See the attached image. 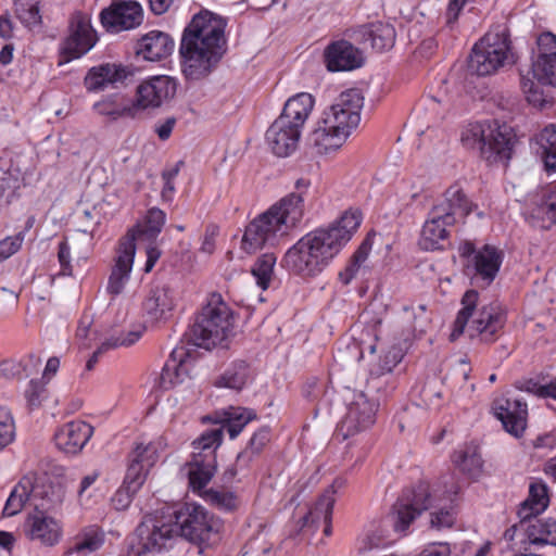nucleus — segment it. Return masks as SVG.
I'll use <instances>...</instances> for the list:
<instances>
[{"label": "nucleus", "instance_id": "1", "mask_svg": "<svg viewBox=\"0 0 556 556\" xmlns=\"http://www.w3.org/2000/svg\"><path fill=\"white\" fill-rule=\"evenodd\" d=\"M362 223L357 210L345 211L339 219L301 237L281 258V266L302 278L320 274L351 240Z\"/></svg>", "mask_w": 556, "mask_h": 556}, {"label": "nucleus", "instance_id": "2", "mask_svg": "<svg viewBox=\"0 0 556 556\" xmlns=\"http://www.w3.org/2000/svg\"><path fill=\"white\" fill-rule=\"evenodd\" d=\"M226 22L210 11L195 14L179 46L182 73L188 79L206 76L224 53Z\"/></svg>", "mask_w": 556, "mask_h": 556}, {"label": "nucleus", "instance_id": "3", "mask_svg": "<svg viewBox=\"0 0 556 556\" xmlns=\"http://www.w3.org/2000/svg\"><path fill=\"white\" fill-rule=\"evenodd\" d=\"M302 217V194H287L245 227L241 242L242 249L252 254L265 247L277 245Z\"/></svg>", "mask_w": 556, "mask_h": 556}, {"label": "nucleus", "instance_id": "4", "mask_svg": "<svg viewBox=\"0 0 556 556\" xmlns=\"http://www.w3.org/2000/svg\"><path fill=\"white\" fill-rule=\"evenodd\" d=\"M505 323L506 312L500 303L480 304L479 293L468 290L462 298V308L454 321L451 340L454 341L466 332L471 339L493 342L498 338Z\"/></svg>", "mask_w": 556, "mask_h": 556}, {"label": "nucleus", "instance_id": "5", "mask_svg": "<svg viewBox=\"0 0 556 556\" xmlns=\"http://www.w3.org/2000/svg\"><path fill=\"white\" fill-rule=\"evenodd\" d=\"M165 222V212L152 207L147 212L144 223L140 228L129 230L119 239L106 287L110 294L117 295L122 293L130 279L136 255L137 233L140 232L149 238H155L162 231Z\"/></svg>", "mask_w": 556, "mask_h": 556}, {"label": "nucleus", "instance_id": "6", "mask_svg": "<svg viewBox=\"0 0 556 556\" xmlns=\"http://www.w3.org/2000/svg\"><path fill=\"white\" fill-rule=\"evenodd\" d=\"M65 498V491L60 485L47 483L35 475L24 476L11 491L3 508V514L12 517L29 505L35 509H58Z\"/></svg>", "mask_w": 556, "mask_h": 556}, {"label": "nucleus", "instance_id": "7", "mask_svg": "<svg viewBox=\"0 0 556 556\" xmlns=\"http://www.w3.org/2000/svg\"><path fill=\"white\" fill-rule=\"evenodd\" d=\"M232 312L219 293H212L191 328L194 345L210 350L231 333Z\"/></svg>", "mask_w": 556, "mask_h": 556}, {"label": "nucleus", "instance_id": "8", "mask_svg": "<svg viewBox=\"0 0 556 556\" xmlns=\"http://www.w3.org/2000/svg\"><path fill=\"white\" fill-rule=\"evenodd\" d=\"M315 106V98L308 92L291 96L279 116L266 130L265 139H302L311 129L308 117Z\"/></svg>", "mask_w": 556, "mask_h": 556}, {"label": "nucleus", "instance_id": "9", "mask_svg": "<svg viewBox=\"0 0 556 556\" xmlns=\"http://www.w3.org/2000/svg\"><path fill=\"white\" fill-rule=\"evenodd\" d=\"M177 531L187 540L203 547L217 544L220 540L222 521L211 515L204 507L195 504H186L175 513Z\"/></svg>", "mask_w": 556, "mask_h": 556}, {"label": "nucleus", "instance_id": "10", "mask_svg": "<svg viewBox=\"0 0 556 556\" xmlns=\"http://www.w3.org/2000/svg\"><path fill=\"white\" fill-rule=\"evenodd\" d=\"M539 56L532 64V74L538 81L521 77V89L527 100L534 105L544 102L540 84L556 87V35L543 33L538 38Z\"/></svg>", "mask_w": 556, "mask_h": 556}, {"label": "nucleus", "instance_id": "11", "mask_svg": "<svg viewBox=\"0 0 556 556\" xmlns=\"http://www.w3.org/2000/svg\"><path fill=\"white\" fill-rule=\"evenodd\" d=\"M222 441L223 428L206 430L193 441L192 459L188 464L189 484L192 491L205 488L215 475V452Z\"/></svg>", "mask_w": 556, "mask_h": 556}, {"label": "nucleus", "instance_id": "12", "mask_svg": "<svg viewBox=\"0 0 556 556\" xmlns=\"http://www.w3.org/2000/svg\"><path fill=\"white\" fill-rule=\"evenodd\" d=\"M509 50L510 42L504 29L489 31L473 46L468 68L479 76L491 75L504 65Z\"/></svg>", "mask_w": 556, "mask_h": 556}, {"label": "nucleus", "instance_id": "13", "mask_svg": "<svg viewBox=\"0 0 556 556\" xmlns=\"http://www.w3.org/2000/svg\"><path fill=\"white\" fill-rule=\"evenodd\" d=\"M176 534V526L149 515L136 529L132 548L138 556L160 552L170 545Z\"/></svg>", "mask_w": 556, "mask_h": 556}, {"label": "nucleus", "instance_id": "14", "mask_svg": "<svg viewBox=\"0 0 556 556\" xmlns=\"http://www.w3.org/2000/svg\"><path fill=\"white\" fill-rule=\"evenodd\" d=\"M361 122V114L329 108L312 123L307 139L349 138Z\"/></svg>", "mask_w": 556, "mask_h": 556}, {"label": "nucleus", "instance_id": "15", "mask_svg": "<svg viewBox=\"0 0 556 556\" xmlns=\"http://www.w3.org/2000/svg\"><path fill=\"white\" fill-rule=\"evenodd\" d=\"M507 540L519 538L520 549L530 552L531 546L555 545L556 546V519H533L520 520L505 532Z\"/></svg>", "mask_w": 556, "mask_h": 556}, {"label": "nucleus", "instance_id": "16", "mask_svg": "<svg viewBox=\"0 0 556 556\" xmlns=\"http://www.w3.org/2000/svg\"><path fill=\"white\" fill-rule=\"evenodd\" d=\"M103 28L112 34L131 30L143 22V8L139 0H112L108 8L100 12Z\"/></svg>", "mask_w": 556, "mask_h": 556}, {"label": "nucleus", "instance_id": "17", "mask_svg": "<svg viewBox=\"0 0 556 556\" xmlns=\"http://www.w3.org/2000/svg\"><path fill=\"white\" fill-rule=\"evenodd\" d=\"M54 509L37 508L29 514L25 521L26 536L43 547H54L64 538L63 521L52 515Z\"/></svg>", "mask_w": 556, "mask_h": 556}, {"label": "nucleus", "instance_id": "18", "mask_svg": "<svg viewBox=\"0 0 556 556\" xmlns=\"http://www.w3.org/2000/svg\"><path fill=\"white\" fill-rule=\"evenodd\" d=\"M378 406L379 403L364 392L354 393L339 427L343 438L353 437L370 428L375 424Z\"/></svg>", "mask_w": 556, "mask_h": 556}, {"label": "nucleus", "instance_id": "19", "mask_svg": "<svg viewBox=\"0 0 556 556\" xmlns=\"http://www.w3.org/2000/svg\"><path fill=\"white\" fill-rule=\"evenodd\" d=\"M97 40L90 20L83 14L74 15L70 24V34L61 46L63 61L71 62L81 58L94 47Z\"/></svg>", "mask_w": 556, "mask_h": 556}, {"label": "nucleus", "instance_id": "20", "mask_svg": "<svg viewBox=\"0 0 556 556\" xmlns=\"http://www.w3.org/2000/svg\"><path fill=\"white\" fill-rule=\"evenodd\" d=\"M434 500H438L437 495L433 497L425 483L419 484L412 494L399 498L393 510L395 530L405 531L421 511L433 507Z\"/></svg>", "mask_w": 556, "mask_h": 556}, {"label": "nucleus", "instance_id": "21", "mask_svg": "<svg viewBox=\"0 0 556 556\" xmlns=\"http://www.w3.org/2000/svg\"><path fill=\"white\" fill-rule=\"evenodd\" d=\"M455 220L456 218L446 213L443 206H433L421 228L419 247L425 251L442 249L450 236L448 228L455 224Z\"/></svg>", "mask_w": 556, "mask_h": 556}, {"label": "nucleus", "instance_id": "22", "mask_svg": "<svg viewBox=\"0 0 556 556\" xmlns=\"http://www.w3.org/2000/svg\"><path fill=\"white\" fill-rule=\"evenodd\" d=\"M177 83L166 75L144 79L137 88L136 105L141 109L159 108L174 98Z\"/></svg>", "mask_w": 556, "mask_h": 556}, {"label": "nucleus", "instance_id": "23", "mask_svg": "<svg viewBox=\"0 0 556 556\" xmlns=\"http://www.w3.org/2000/svg\"><path fill=\"white\" fill-rule=\"evenodd\" d=\"M439 108L440 102L433 97H427L418 103L412 115V119L417 123L416 136L428 139L452 136L443 124V118L439 117Z\"/></svg>", "mask_w": 556, "mask_h": 556}, {"label": "nucleus", "instance_id": "24", "mask_svg": "<svg viewBox=\"0 0 556 556\" xmlns=\"http://www.w3.org/2000/svg\"><path fill=\"white\" fill-rule=\"evenodd\" d=\"M492 409L508 433L516 438L522 435L528 416L527 404L523 401L501 396L494 400Z\"/></svg>", "mask_w": 556, "mask_h": 556}, {"label": "nucleus", "instance_id": "25", "mask_svg": "<svg viewBox=\"0 0 556 556\" xmlns=\"http://www.w3.org/2000/svg\"><path fill=\"white\" fill-rule=\"evenodd\" d=\"M528 216L533 226L542 229L556 225V186H546L530 197Z\"/></svg>", "mask_w": 556, "mask_h": 556}, {"label": "nucleus", "instance_id": "26", "mask_svg": "<svg viewBox=\"0 0 556 556\" xmlns=\"http://www.w3.org/2000/svg\"><path fill=\"white\" fill-rule=\"evenodd\" d=\"M325 61L330 72H346L364 63L363 53L346 40L330 43L325 50Z\"/></svg>", "mask_w": 556, "mask_h": 556}, {"label": "nucleus", "instance_id": "27", "mask_svg": "<svg viewBox=\"0 0 556 556\" xmlns=\"http://www.w3.org/2000/svg\"><path fill=\"white\" fill-rule=\"evenodd\" d=\"M191 368L192 361L186 348H175L162 369L160 386L167 390L184 383L189 378Z\"/></svg>", "mask_w": 556, "mask_h": 556}, {"label": "nucleus", "instance_id": "28", "mask_svg": "<svg viewBox=\"0 0 556 556\" xmlns=\"http://www.w3.org/2000/svg\"><path fill=\"white\" fill-rule=\"evenodd\" d=\"M93 433L92 427L83 420H73L63 425L54 434L55 445L66 454H77L87 444Z\"/></svg>", "mask_w": 556, "mask_h": 556}, {"label": "nucleus", "instance_id": "29", "mask_svg": "<svg viewBox=\"0 0 556 556\" xmlns=\"http://www.w3.org/2000/svg\"><path fill=\"white\" fill-rule=\"evenodd\" d=\"M460 139H518L514 127L498 119L470 121L464 125Z\"/></svg>", "mask_w": 556, "mask_h": 556}, {"label": "nucleus", "instance_id": "30", "mask_svg": "<svg viewBox=\"0 0 556 556\" xmlns=\"http://www.w3.org/2000/svg\"><path fill=\"white\" fill-rule=\"evenodd\" d=\"M175 48L174 39L164 31L150 30L136 43V53L146 61H161L169 56Z\"/></svg>", "mask_w": 556, "mask_h": 556}, {"label": "nucleus", "instance_id": "31", "mask_svg": "<svg viewBox=\"0 0 556 556\" xmlns=\"http://www.w3.org/2000/svg\"><path fill=\"white\" fill-rule=\"evenodd\" d=\"M128 75L125 66L115 63H104L91 67L84 79L86 89L90 92H98L108 87H116L122 84Z\"/></svg>", "mask_w": 556, "mask_h": 556}, {"label": "nucleus", "instance_id": "32", "mask_svg": "<svg viewBox=\"0 0 556 556\" xmlns=\"http://www.w3.org/2000/svg\"><path fill=\"white\" fill-rule=\"evenodd\" d=\"M358 35L364 43H368L379 52L391 49L396 37L394 27L383 22L363 25L358 30Z\"/></svg>", "mask_w": 556, "mask_h": 556}, {"label": "nucleus", "instance_id": "33", "mask_svg": "<svg viewBox=\"0 0 556 556\" xmlns=\"http://www.w3.org/2000/svg\"><path fill=\"white\" fill-rule=\"evenodd\" d=\"M174 306L173 292L165 286L151 289L142 304L144 313L152 321L166 318Z\"/></svg>", "mask_w": 556, "mask_h": 556}, {"label": "nucleus", "instance_id": "34", "mask_svg": "<svg viewBox=\"0 0 556 556\" xmlns=\"http://www.w3.org/2000/svg\"><path fill=\"white\" fill-rule=\"evenodd\" d=\"M502 261L503 254L497 248L489 244L484 245L472 257L476 275L490 283L497 275Z\"/></svg>", "mask_w": 556, "mask_h": 556}, {"label": "nucleus", "instance_id": "35", "mask_svg": "<svg viewBox=\"0 0 556 556\" xmlns=\"http://www.w3.org/2000/svg\"><path fill=\"white\" fill-rule=\"evenodd\" d=\"M215 416L214 421L222 424L220 428L227 430L230 439L237 438L243 428L256 418L254 410L235 406L216 412Z\"/></svg>", "mask_w": 556, "mask_h": 556}, {"label": "nucleus", "instance_id": "36", "mask_svg": "<svg viewBox=\"0 0 556 556\" xmlns=\"http://www.w3.org/2000/svg\"><path fill=\"white\" fill-rule=\"evenodd\" d=\"M549 497L547 485L543 481H533L529 485V495L520 504L518 516L520 520H528L542 514L548 506Z\"/></svg>", "mask_w": 556, "mask_h": 556}, {"label": "nucleus", "instance_id": "37", "mask_svg": "<svg viewBox=\"0 0 556 556\" xmlns=\"http://www.w3.org/2000/svg\"><path fill=\"white\" fill-rule=\"evenodd\" d=\"M104 543V532L98 526L91 525L83 528L72 540L66 554L87 556L98 551Z\"/></svg>", "mask_w": 556, "mask_h": 556}, {"label": "nucleus", "instance_id": "38", "mask_svg": "<svg viewBox=\"0 0 556 556\" xmlns=\"http://www.w3.org/2000/svg\"><path fill=\"white\" fill-rule=\"evenodd\" d=\"M166 446L167 443L163 438H157L148 443L139 442L129 453L128 463L150 470L157 462L160 453L163 452Z\"/></svg>", "mask_w": 556, "mask_h": 556}, {"label": "nucleus", "instance_id": "39", "mask_svg": "<svg viewBox=\"0 0 556 556\" xmlns=\"http://www.w3.org/2000/svg\"><path fill=\"white\" fill-rule=\"evenodd\" d=\"M453 464L465 475L478 478L482 473L483 459L478 445L470 443L455 451Z\"/></svg>", "mask_w": 556, "mask_h": 556}, {"label": "nucleus", "instance_id": "40", "mask_svg": "<svg viewBox=\"0 0 556 556\" xmlns=\"http://www.w3.org/2000/svg\"><path fill=\"white\" fill-rule=\"evenodd\" d=\"M146 327L141 324L131 326L127 330L114 331L110 337L105 338L101 345L94 351V357L109 350L117 348H127L140 340Z\"/></svg>", "mask_w": 556, "mask_h": 556}, {"label": "nucleus", "instance_id": "41", "mask_svg": "<svg viewBox=\"0 0 556 556\" xmlns=\"http://www.w3.org/2000/svg\"><path fill=\"white\" fill-rule=\"evenodd\" d=\"M251 379L249 365L244 362H238L227 368L216 380L215 386L240 391Z\"/></svg>", "mask_w": 556, "mask_h": 556}, {"label": "nucleus", "instance_id": "42", "mask_svg": "<svg viewBox=\"0 0 556 556\" xmlns=\"http://www.w3.org/2000/svg\"><path fill=\"white\" fill-rule=\"evenodd\" d=\"M93 109L98 114L106 116L111 121H116L123 116H130L134 110L122 94L106 97L96 102Z\"/></svg>", "mask_w": 556, "mask_h": 556}, {"label": "nucleus", "instance_id": "43", "mask_svg": "<svg viewBox=\"0 0 556 556\" xmlns=\"http://www.w3.org/2000/svg\"><path fill=\"white\" fill-rule=\"evenodd\" d=\"M434 206H443L454 218L457 214L468 215L472 211L471 202L457 186L450 187L444 193V200Z\"/></svg>", "mask_w": 556, "mask_h": 556}, {"label": "nucleus", "instance_id": "44", "mask_svg": "<svg viewBox=\"0 0 556 556\" xmlns=\"http://www.w3.org/2000/svg\"><path fill=\"white\" fill-rule=\"evenodd\" d=\"M481 157L489 164L507 163L513 153V141H478Z\"/></svg>", "mask_w": 556, "mask_h": 556}, {"label": "nucleus", "instance_id": "45", "mask_svg": "<svg viewBox=\"0 0 556 556\" xmlns=\"http://www.w3.org/2000/svg\"><path fill=\"white\" fill-rule=\"evenodd\" d=\"M194 492H198L206 503L220 510L231 511L237 509L240 505L239 497L230 491L204 490V488H202L200 491L195 490Z\"/></svg>", "mask_w": 556, "mask_h": 556}, {"label": "nucleus", "instance_id": "46", "mask_svg": "<svg viewBox=\"0 0 556 556\" xmlns=\"http://www.w3.org/2000/svg\"><path fill=\"white\" fill-rule=\"evenodd\" d=\"M277 256L275 253H264L256 260L252 267V275L257 286L263 290H266L273 280Z\"/></svg>", "mask_w": 556, "mask_h": 556}, {"label": "nucleus", "instance_id": "47", "mask_svg": "<svg viewBox=\"0 0 556 556\" xmlns=\"http://www.w3.org/2000/svg\"><path fill=\"white\" fill-rule=\"evenodd\" d=\"M39 0H15L14 14L16 18L28 28L41 23Z\"/></svg>", "mask_w": 556, "mask_h": 556}, {"label": "nucleus", "instance_id": "48", "mask_svg": "<svg viewBox=\"0 0 556 556\" xmlns=\"http://www.w3.org/2000/svg\"><path fill=\"white\" fill-rule=\"evenodd\" d=\"M334 498L330 493L323 494L314 507L304 517V525H317L319 522L331 521Z\"/></svg>", "mask_w": 556, "mask_h": 556}, {"label": "nucleus", "instance_id": "49", "mask_svg": "<svg viewBox=\"0 0 556 556\" xmlns=\"http://www.w3.org/2000/svg\"><path fill=\"white\" fill-rule=\"evenodd\" d=\"M371 250V243L368 239L364 240L357 251L354 253L352 260L346 267L339 273V279L343 285H349L352 279L357 275L359 269L365 264L369 252Z\"/></svg>", "mask_w": 556, "mask_h": 556}, {"label": "nucleus", "instance_id": "50", "mask_svg": "<svg viewBox=\"0 0 556 556\" xmlns=\"http://www.w3.org/2000/svg\"><path fill=\"white\" fill-rule=\"evenodd\" d=\"M448 504L434 507L430 513V525L437 530L450 529L456 521V510L451 498L447 500Z\"/></svg>", "mask_w": 556, "mask_h": 556}, {"label": "nucleus", "instance_id": "51", "mask_svg": "<svg viewBox=\"0 0 556 556\" xmlns=\"http://www.w3.org/2000/svg\"><path fill=\"white\" fill-rule=\"evenodd\" d=\"M386 536L387 530L381 526H370L358 540V551L365 553L383 546Z\"/></svg>", "mask_w": 556, "mask_h": 556}, {"label": "nucleus", "instance_id": "52", "mask_svg": "<svg viewBox=\"0 0 556 556\" xmlns=\"http://www.w3.org/2000/svg\"><path fill=\"white\" fill-rule=\"evenodd\" d=\"M16 427L12 412L0 405V451L14 441Z\"/></svg>", "mask_w": 556, "mask_h": 556}, {"label": "nucleus", "instance_id": "53", "mask_svg": "<svg viewBox=\"0 0 556 556\" xmlns=\"http://www.w3.org/2000/svg\"><path fill=\"white\" fill-rule=\"evenodd\" d=\"M364 104V97L358 89H348L342 91L338 97L336 103L330 108L343 109L345 112H356L361 114V109Z\"/></svg>", "mask_w": 556, "mask_h": 556}, {"label": "nucleus", "instance_id": "54", "mask_svg": "<svg viewBox=\"0 0 556 556\" xmlns=\"http://www.w3.org/2000/svg\"><path fill=\"white\" fill-rule=\"evenodd\" d=\"M404 352L399 344H392L383 349V355L379 361V374L390 372L403 358Z\"/></svg>", "mask_w": 556, "mask_h": 556}, {"label": "nucleus", "instance_id": "55", "mask_svg": "<svg viewBox=\"0 0 556 556\" xmlns=\"http://www.w3.org/2000/svg\"><path fill=\"white\" fill-rule=\"evenodd\" d=\"M181 165L182 162L179 161L175 165L167 167L162 172L163 188L161 191V198L163 201L169 202L173 200L175 193L174 180L178 176Z\"/></svg>", "mask_w": 556, "mask_h": 556}, {"label": "nucleus", "instance_id": "56", "mask_svg": "<svg viewBox=\"0 0 556 556\" xmlns=\"http://www.w3.org/2000/svg\"><path fill=\"white\" fill-rule=\"evenodd\" d=\"M148 472L149 470H146L135 464L128 463L123 484L127 485V488L132 492H138L143 485Z\"/></svg>", "mask_w": 556, "mask_h": 556}, {"label": "nucleus", "instance_id": "57", "mask_svg": "<svg viewBox=\"0 0 556 556\" xmlns=\"http://www.w3.org/2000/svg\"><path fill=\"white\" fill-rule=\"evenodd\" d=\"M544 169L547 173H556V141H541L536 149Z\"/></svg>", "mask_w": 556, "mask_h": 556}, {"label": "nucleus", "instance_id": "58", "mask_svg": "<svg viewBox=\"0 0 556 556\" xmlns=\"http://www.w3.org/2000/svg\"><path fill=\"white\" fill-rule=\"evenodd\" d=\"M24 242V235L22 232L5 237L0 241V263L8 260L17 253Z\"/></svg>", "mask_w": 556, "mask_h": 556}, {"label": "nucleus", "instance_id": "59", "mask_svg": "<svg viewBox=\"0 0 556 556\" xmlns=\"http://www.w3.org/2000/svg\"><path fill=\"white\" fill-rule=\"evenodd\" d=\"M269 441V431L266 428H262L258 431H256L253 437L250 439L249 446L247 451L243 453H240L237 456V463H240L243 460L248 454L249 451L251 453L255 454L261 452V450L266 445V443Z\"/></svg>", "mask_w": 556, "mask_h": 556}, {"label": "nucleus", "instance_id": "60", "mask_svg": "<svg viewBox=\"0 0 556 556\" xmlns=\"http://www.w3.org/2000/svg\"><path fill=\"white\" fill-rule=\"evenodd\" d=\"M137 493L128 489L127 485L122 484L113 494L111 503L116 510H124L130 505Z\"/></svg>", "mask_w": 556, "mask_h": 556}, {"label": "nucleus", "instance_id": "61", "mask_svg": "<svg viewBox=\"0 0 556 556\" xmlns=\"http://www.w3.org/2000/svg\"><path fill=\"white\" fill-rule=\"evenodd\" d=\"M266 150L277 157H287L296 150V141H265Z\"/></svg>", "mask_w": 556, "mask_h": 556}, {"label": "nucleus", "instance_id": "62", "mask_svg": "<svg viewBox=\"0 0 556 556\" xmlns=\"http://www.w3.org/2000/svg\"><path fill=\"white\" fill-rule=\"evenodd\" d=\"M11 174L0 179V205L10 204L16 197V190L20 185L11 182Z\"/></svg>", "mask_w": 556, "mask_h": 556}, {"label": "nucleus", "instance_id": "63", "mask_svg": "<svg viewBox=\"0 0 556 556\" xmlns=\"http://www.w3.org/2000/svg\"><path fill=\"white\" fill-rule=\"evenodd\" d=\"M45 393V387L40 381L31 380L25 391L27 403L30 407H37Z\"/></svg>", "mask_w": 556, "mask_h": 556}, {"label": "nucleus", "instance_id": "64", "mask_svg": "<svg viewBox=\"0 0 556 556\" xmlns=\"http://www.w3.org/2000/svg\"><path fill=\"white\" fill-rule=\"evenodd\" d=\"M527 391L540 396V397H553L556 400V382L552 381L546 384H539L536 382L529 381Z\"/></svg>", "mask_w": 556, "mask_h": 556}]
</instances>
